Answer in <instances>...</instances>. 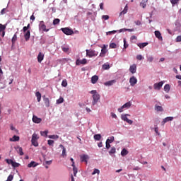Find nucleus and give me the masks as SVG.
I'll list each match as a JSON object with an SVG mask.
<instances>
[{"label": "nucleus", "instance_id": "nucleus-1", "mask_svg": "<svg viewBox=\"0 0 181 181\" xmlns=\"http://www.w3.org/2000/svg\"><path fill=\"white\" fill-rule=\"evenodd\" d=\"M86 56L88 57H95V56H98V52L95 51L94 49H86Z\"/></svg>", "mask_w": 181, "mask_h": 181}, {"label": "nucleus", "instance_id": "nucleus-2", "mask_svg": "<svg viewBox=\"0 0 181 181\" xmlns=\"http://www.w3.org/2000/svg\"><path fill=\"white\" fill-rule=\"evenodd\" d=\"M37 139H39V136L36 133H34L31 139L32 145H33V146H39Z\"/></svg>", "mask_w": 181, "mask_h": 181}, {"label": "nucleus", "instance_id": "nucleus-3", "mask_svg": "<svg viewBox=\"0 0 181 181\" xmlns=\"http://www.w3.org/2000/svg\"><path fill=\"white\" fill-rule=\"evenodd\" d=\"M127 117H130V115L129 114H125V115H122V121H125L126 122H127V124H129V125H132V124L134 123V121L128 119Z\"/></svg>", "mask_w": 181, "mask_h": 181}, {"label": "nucleus", "instance_id": "nucleus-4", "mask_svg": "<svg viewBox=\"0 0 181 181\" xmlns=\"http://www.w3.org/2000/svg\"><path fill=\"white\" fill-rule=\"evenodd\" d=\"M132 105V103L131 102H127L124 105H123L120 108H118V112H122L124 111V109L131 108Z\"/></svg>", "mask_w": 181, "mask_h": 181}, {"label": "nucleus", "instance_id": "nucleus-5", "mask_svg": "<svg viewBox=\"0 0 181 181\" xmlns=\"http://www.w3.org/2000/svg\"><path fill=\"white\" fill-rule=\"evenodd\" d=\"M61 30H62L63 33L67 35V36H70L74 33V31L69 28H61Z\"/></svg>", "mask_w": 181, "mask_h": 181}, {"label": "nucleus", "instance_id": "nucleus-6", "mask_svg": "<svg viewBox=\"0 0 181 181\" xmlns=\"http://www.w3.org/2000/svg\"><path fill=\"white\" fill-rule=\"evenodd\" d=\"M40 30H42V32H49V29L46 28V25H45L44 21H40L39 25Z\"/></svg>", "mask_w": 181, "mask_h": 181}, {"label": "nucleus", "instance_id": "nucleus-7", "mask_svg": "<svg viewBox=\"0 0 181 181\" xmlns=\"http://www.w3.org/2000/svg\"><path fill=\"white\" fill-rule=\"evenodd\" d=\"M93 101L92 102V105H95V104H97V103H98V100H100V94L97 93L93 95Z\"/></svg>", "mask_w": 181, "mask_h": 181}, {"label": "nucleus", "instance_id": "nucleus-8", "mask_svg": "<svg viewBox=\"0 0 181 181\" xmlns=\"http://www.w3.org/2000/svg\"><path fill=\"white\" fill-rule=\"evenodd\" d=\"M42 98L45 107H47V108H49V107H50V100H49L48 98H46V95L42 96Z\"/></svg>", "mask_w": 181, "mask_h": 181}, {"label": "nucleus", "instance_id": "nucleus-9", "mask_svg": "<svg viewBox=\"0 0 181 181\" xmlns=\"http://www.w3.org/2000/svg\"><path fill=\"white\" fill-rule=\"evenodd\" d=\"M5 29H6V26L0 24V36L4 37L5 36Z\"/></svg>", "mask_w": 181, "mask_h": 181}, {"label": "nucleus", "instance_id": "nucleus-10", "mask_svg": "<svg viewBox=\"0 0 181 181\" xmlns=\"http://www.w3.org/2000/svg\"><path fill=\"white\" fill-rule=\"evenodd\" d=\"M162 86H163V81L155 83L153 85V88L154 90H160V88H162Z\"/></svg>", "mask_w": 181, "mask_h": 181}, {"label": "nucleus", "instance_id": "nucleus-11", "mask_svg": "<svg viewBox=\"0 0 181 181\" xmlns=\"http://www.w3.org/2000/svg\"><path fill=\"white\" fill-rule=\"evenodd\" d=\"M129 83H130V85L132 86V87H134V86H135V84H136V83H138V79H136V78H135V76H132L129 79Z\"/></svg>", "mask_w": 181, "mask_h": 181}, {"label": "nucleus", "instance_id": "nucleus-12", "mask_svg": "<svg viewBox=\"0 0 181 181\" xmlns=\"http://www.w3.org/2000/svg\"><path fill=\"white\" fill-rule=\"evenodd\" d=\"M76 66H80V64H87V59L85 58L83 59L82 60L77 59L76 61Z\"/></svg>", "mask_w": 181, "mask_h": 181}, {"label": "nucleus", "instance_id": "nucleus-13", "mask_svg": "<svg viewBox=\"0 0 181 181\" xmlns=\"http://www.w3.org/2000/svg\"><path fill=\"white\" fill-rule=\"evenodd\" d=\"M106 53H107V47H105V45H103L101 49V52L100 54V57H105Z\"/></svg>", "mask_w": 181, "mask_h": 181}, {"label": "nucleus", "instance_id": "nucleus-14", "mask_svg": "<svg viewBox=\"0 0 181 181\" xmlns=\"http://www.w3.org/2000/svg\"><path fill=\"white\" fill-rule=\"evenodd\" d=\"M129 71L132 74H135V73H136V64H134L131 65L129 67Z\"/></svg>", "mask_w": 181, "mask_h": 181}, {"label": "nucleus", "instance_id": "nucleus-15", "mask_svg": "<svg viewBox=\"0 0 181 181\" xmlns=\"http://www.w3.org/2000/svg\"><path fill=\"white\" fill-rule=\"evenodd\" d=\"M116 83H117V81L115 79H114V80H111V81L105 82L104 86L110 87V86H114V84H115Z\"/></svg>", "mask_w": 181, "mask_h": 181}, {"label": "nucleus", "instance_id": "nucleus-16", "mask_svg": "<svg viewBox=\"0 0 181 181\" xmlns=\"http://www.w3.org/2000/svg\"><path fill=\"white\" fill-rule=\"evenodd\" d=\"M24 39L26 42L30 39V30H28L24 33Z\"/></svg>", "mask_w": 181, "mask_h": 181}, {"label": "nucleus", "instance_id": "nucleus-17", "mask_svg": "<svg viewBox=\"0 0 181 181\" xmlns=\"http://www.w3.org/2000/svg\"><path fill=\"white\" fill-rule=\"evenodd\" d=\"M169 121H173V117H167L161 122L162 125H165L166 122H169Z\"/></svg>", "mask_w": 181, "mask_h": 181}, {"label": "nucleus", "instance_id": "nucleus-18", "mask_svg": "<svg viewBox=\"0 0 181 181\" xmlns=\"http://www.w3.org/2000/svg\"><path fill=\"white\" fill-rule=\"evenodd\" d=\"M45 59V54H43L42 52H39L37 55V62L38 63H42V61Z\"/></svg>", "mask_w": 181, "mask_h": 181}, {"label": "nucleus", "instance_id": "nucleus-19", "mask_svg": "<svg viewBox=\"0 0 181 181\" xmlns=\"http://www.w3.org/2000/svg\"><path fill=\"white\" fill-rule=\"evenodd\" d=\"M61 49L62 50V52H64V53H68L69 50H70V47H69V45H62L61 47Z\"/></svg>", "mask_w": 181, "mask_h": 181}, {"label": "nucleus", "instance_id": "nucleus-20", "mask_svg": "<svg viewBox=\"0 0 181 181\" xmlns=\"http://www.w3.org/2000/svg\"><path fill=\"white\" fill-rule=\"evenodd\" d=\"M33 122H35V124H40V122H42V119L37 117V116H33Z\"/></svg>", "mask_w": 181, "mask_h": 181}, {"label": "nucleus", "instance_id": "nucleus-21", "mask_svg": "<svg viewBox=\"0 0 181 181\" xmlns=\"http://www.w3.org/2000/svg\"><path fill=\"white\" fill-rule=\"evenodd\" d=\"M16 149V151L18 152V153H19L20 156H23L24 153H23V149L22 148V147L18 146Z\"/></svg>", "mask_w": 181, "mask_h": 181}, {"label": "nucleus", "instance_id": "nucleus-22", "mask_svg": "<svg viewBox=\"0 0 181 181\" xmlns=\"http://www.w3.org/2000/svg\"><path fill=\"white\" fill-rule=\"evenodd\" d=\"M80 158H81V162L87 163V160L88 159V155L83 154V155L81 156Z\"/></svg>", "mask_w": 181, "mask_h": 181}, {"label": "nucleus", "instance_id": "nucleus-23", "mask_svg": "<svg viewBox=\"0 0 181 181\" xmlns=\"http://www.w3.org/2000/svg\"><path fill=\"white\" fill-rule=\"evenodd\" d=\"M39 163L35 162V161H31L28 165V168H36Z\"/></svg>", "mask_w": 181, "mask_h": 181}, {"label": "nucleus", "instance_id": "nucleus-24", "mask_svg": "<svg viewBox=\"0 0 181 181\" xmlns=\"http://www.w3.org/2000/svg\"><path fill=\"white\" fill-rule=\"evenodd\" d=\"M16 40H18V32H16L14 35L13 36L12 39H11V42L13 45H15V43L16 42Z\"/></svg>", "mask_w": 181, "mask_h": 181}, {"label": "nucleus", "instance_id": "nucleus-25", "mask_svg": "<svg viewBox=\"0 0 181 181\" xmlns=\"http://www.w3.org/2000/svg\"><path fill=\"white\" fill-rule=\"evenodd\" d=\"M97 81H98V76L95 75V76H92V78H91L92 84H95V83H97Z\"/></svg>", "mask_w": 181, "mask_h": 181}, {"label": "nucleus", "instance_id": "nucleus-26", "mask_svg": "<svg viewBox=\"0 0 181 181\" xmlns=\"http://www.w3.org/2000/svg\"><path fill=\"white\" fill-rule=\"evenodd\" d=\"M59 148H62V156H63V158H64V156H66V148L64 147V146H63V144H60Z\"/></svg>", "mask_w": 181, "mask_h": 181}, {"label": "nucleus", "instance_id": "nucleus-27", "mask_svg": "<svg viewBox=\"0 0 181 181\" xmlns=\"http://www.w3.org/2000/svg\"><path fill=\"white\" fill-rule=\"evenodd\" d=\"M11 142H18L19 141V136H13L12 138H10Z\"/></svg>", "mask_w": 181, "mask_h": 181}, {"label": "nucleus", "instance_id": "nucleus-28", "mask_svg": "<svg viewBox=\"0 0 181 181\" xmlns=\"http://www.w3.org/2000/svg\"><path fill=\"white\" fill-rule=\"evenodd\" d=\"M35 95L37 97L38 103H40V100H42V94L40 93V92H36Z\"/></svg>", "mask_w": 181, "mask_h": 181}, {"label": "nucleus", "instance_id": "nucleus-29", "mask_svg": "<svg viewBox=\"0 0 181 181\" xmlns=\"http://www.w3.org/2000/svg\"><path fill=\"white\" fill-rule=\"evenodd\" d=\"M127 12H128V5H126L124 10L120 12L119 16H121V15H125V13H127Z\"/></svg>", "mask_w": 181, "mask_h": 181}, {"label": "nucleus", "instance_id": "nucleus-30", "mask_svg": "<svg viewBox=\"0 0 181 181\" xmlns=\"http://www.w3.org/2000/svg\"><path fill=\"white\" fill-rule=\"evenodd\" d=\"M137 46L141 49H144V47H146V46H148V42L139 43L137 44Z\"/></svg>", "mask_w": 181, "mask_h": 181}, {"label": "nucleus", "instance_id": "nucleus-31", "mask_svg": "<svg viewBox=\"0 0 181 181\" xmlns=\"http://www.w3.org/2000/svg\"><path fill=\"white\" fill-rule=\"evenodd\" d=\"M164 91H165V93H169V91H170V85L165 84L164 86Z\"/></svg>", "mask_w": 181, "mask_h": 181}, {"label": "nucleus", "instance_id": "nucleus-32", "mask_svg": "<svg viewBox=\"0 0 181 181\" xmlns=\"http://www.w3.org/2000/svg\"><path fill=\"white\" fill-rule=\"evenodd\" d=\"M155 36L158 39H162V35L160 34V32H159V31H155Z\"/></svg>", "mask_w": 181, "mask_h": 181}, {"label": "nucleus", "instance_id": "nucleus-33", "mask_svg": "<svg viewBox=\"0 0 181 181\" xmlns=\"http://www.w3.org/2000/svg\"><path fill=\"white\" fill-rule=\"evenodd\" d=\"M124 30L125 31V32H134V28H132V29H127V28H122V29H120L119 30V33H121V32H124Z\"/></svg>", "mask_w": 181, "mask_h": 181}, {"label": "nucleus", "instance_id": "nucleus-34", "mask_svg": "<svg viewBox=\"0 0 181 181\" xmlns=\"http://www.w3.org/2000/svg\"><path fill=\"white\" fill-rule=\"evenodd\" d=\"M155 110H156V111L162 112V111H163V107H162V106H159L158 105H156Z\"/></svg>", "mask_w": 181, "mask_h": 181}, {"label": "nucleus", "instance_id": "nucleus-35", "mask_svg": "<svg viewBox=\"0 0 181 181\" xmlns=\"http://www.w3.org/2000/svg\"><path fill=\"white\" fill-rule=\"evenodd\" d=\"M127 153H128V151H127V148H123L121 151L122 156H127Z\"/></svg>", "mask_w": 181, "mask_h": 181}, {"label": "nucleus", "instance_id": "nucleus-36", "mask_svg": "<svg viewBox=\"0 0 181 181\" xmlns=\"http://www.w3.org/2000/svg\"><path fill=\"white\" fill-rule=\"evenodd\" d=\"M93 138L95 141H100L101 139V134H95Z\"/></svg>", "mask_w": 181, "mask_h": 181}, {"label": "nucleus", "instance_id": "nucleus-37", "mask_svg": "<svg viewBox=\"0 0 181 181\" xmlns=\"http://www.w3.org/2000/svg\"><path fill=\"white\" fill-rule=\"evenodd\" d=\"M114 141H115L114 136H112L111 137H110V139H107L106 142H107L108 144H112Z\"/></svg>", "mask_w": 181, "mask_h": 181}, {"label": "nucleus", "instance_id": "nucleus-38", "mask_svg": "<svg viewBox=\"0 0 181 181\" xmlns=\"http://www.w3.org/2000/svg\"><path fill=\"white\" fill-rule=\"evenodd\" d=\"M11 165L13 166V168H19L21 166V164L15 161H13Z\"/></svg>", "mask_w": 181, "mask_h": 181}, {"label": "nucleus", "instance_id": "nucleus-39", "mask_svg": "<svg viewBox=\"0 0 181 181\" xmlns=\"http://www.w3.org/2000/svg\"><path fill=\"white\" fill-rule=\"evenodd\" d=\"M148 2V1H145L143 0L141 3H140V6H142L143 8H146V3Z\"/></svg>", "mask_w": 181, "mask_h": 181}, {"label": "nucleus", "instance_id": "nucleus-40", "mask_svg": "<svg viewBox=\"0 0 181 181\" xmlns=\"http://www.w3.org/2000/svg\"><path fill=\"white\" fill-rule=\"evenodd\" d=\"M62 103H64V99L62 97L57 100V104H62Z\"/></svg>", "mask_w": 181, "mask_h": 181}, {"label": "nucleus", "instance_id": "nucleus-41", "mask_svg": "<svg viewBox=\"0 0 181 181\" xmlns=\"http://www.w3.org/2000/svg\"><path fill=\"white\" fill-rule=\"evenodd\" d=\"M100 175V170L95 168L93 170V172L92 173V175Z\"/></svg>", "mask_w": 181, "mask_h": 181}, {"label": "nucleus", "instance_id": "nucleus-42", "mask_svg": "<svg viewBox=\"0 0 181 181\" xmlns=\"http://www.w3.org/2000/svg\"><path fill=\"white\" fill-rule=\"evenodd\" d=\"M102 67L103 70H108L110 69V64H104Z\"/></svg>", "mask_w": 181, "mask_h": 181}, {"label": "nucleus", "instance_id": "nucleus-43", "mask_svg": "<svg viewBox=\"0 0 181 181\" xmlns=\"http://www.w3.org/2000/svg\"><path fill=\"white\" fill-rule=\"evenodd\" d=\"M117 149L115 148V147H112V148L109 151L110 155H112L113 153H115Z\"/></svg>", "mask_w": 181, "mask_h": 181}, {"label": "nucleus", "instance_id": "nucleus-44", "mask_svg": "<svg viewBox=\"0 0 181 181\" xmlns=\"http://www.w3.org/2000/svg\"><path fill=\"white\" fill-rule=\"evenodd\" d=\"M50 139H59L58 135H49L48 136Z\"/></svg>", "mask_w": 181, "mask_h": 181}, {"label": "nucleus", "instance_id": "nucleus-45", "mask_svg": "<svg viewBox=\"0 0 181 181\" xmlns=\"http://www.w3.org/2000/svg\"><path fill=\"white\" fill-rule=\"evenodd\" d=\"M59 23H60V19L59 18H55L53 21V25H59Z\"/></svg>", "mask_w": 181, "mask_h": 181}, {"label": "nucleus", "instance_id": "nucleus-46", "mask_svg": "<svg viewBox=\"0 0 181 181\" xmlns=\"http://www.w3.org/2000/svg\"><path fill=\"white\" fill-rule=\"evenodd\" d=\"M110 49H117V44L112 42L110 45Z\"/></svg>", "mask_w": 181, "mask_h": 181}, {"label": "nucleus", "instance_id": "nucleus-47", "mask_svg": "<svg viewBox=\"0 0 181 181\" xmlns=\"http://www.w3.org/2000/svg\"><path fill=\"white\" fill-rule=\"evenodd\" d=\"M5 162H6V163H8V165H12V163H13L12 159H8V158L5 159Z\"/></svg>", "mask_w": 181, "mask_h": 181}, {"label": "nucleus", "instance_id": "nucleus-48", "mask_svg": "<svg viewBox=\"0 0 181 181\" xmlns=\"http://www.w3.org/2000/svg\"><path fill=\"white\" fill-rule=\"evenodd\" d=\"M62 87H67V80L64 79L62 82Z\"/></svg>", "mask_w": 181, "mask_h": 181}, {"label": "nucleus", "instance_id": "nucleus-49", "mask_svg": "<svg viewBox=\"0 0 181 181\" xmlns=\"http://www.w3.org/2000/svg\"><path fill=\"white\" fill-rule=\"evenodd\" d=\"M48 133V131L40 132V134L42 135V136H47Z\"/></svg>", "mask_w": 181, "mask_h": 181}, {"label": "nucleus", "instance_id": "nucleus-50", "mask_svg": "<svg viewBox=\"0 0 181 181\" xmlns=\"http://www.w3.org/2000/svg\"><path fill=\"white\" fill-rule=\"evenodd\" d=\"M147 62H148L149 63H152L153 62V57L152 56L148 57Z\"/></svg>", "mask_w": 181, "mask_h": 181}, {"label": "nucleus", "instance_id": "nucleus-51", "mask_svg": "<svg viewBox=\"0 0 181 181\" xmlns=\"http://www.w3.org/2000/svg\"><path fill=\"white\" fill-rule=\"evenodd\" d=\"M102 19H103L104 21H108V19H110V16L103 15V16H102Z\"/></svg>", "mask_w": 181, "mask_h": 181}, {"label": "nucleus", "instance_id": "nucleus-52", "mask_svg": "<svg viewBox=\"0 0 181 181\" xmlns=\"http://www.w3.org/2000/svg\"><path fill=\"white\" fill-rule=\"evenodd\" d=\"M74 175L77 176L78 169L76 167H73Z\"/></svg>", "mask_w": 181, "mask_h": 181}, {"label": "nucleus", "instance_id": "nucleus-53", "mask_svg": "<svg viewBox=\"0 0 181 181\" xmlns=\"http://www.w3.org/2000/svg\"><path fill=\"white\" fill-rule=\"evenodd\" d=\"M129 46L128 43H127V40L124 39V49H127Z\"/></svg>", "mask_w": 181, "mask_h": 181}, {"label": "nucleus", "instance_id": "nucleus-54", "mask_svg": "<svg viewBox=\"0 0 181 181\" xmlns=\"http://www.w3.org/2000/svg\"><path fill=\"white\" fill-rule=\"evenodd\" d=\"M172 5H176L179 2V0H170Z\"/></svg>", "mask_w": 181, "mask_h": 181}, {"label": "nucleus", "instance_id": "nucleus-55", "mask_svg": "<svg viewBox=\"0 0 181 181\" xmlns=\"http://www.w3.org/2000/svg\"><path fill=\"white\" fill-rule=\"evenodd\" d=\"M7 180H8V181H12V180H13V175H10L8 177Z\"/></svg>", "mask_w": 181, "mask_h": 181}, {"label": "nucleus", "instance_id": "nucleus-56", "mask_svg": "<svg viewBox=\"0 0 181 181\" xmlns=\"http://www.w3.org/2000/svg\"><path fill=\"white\" fill-rule=\"evenodd\" d=\"M136 59H137V60H142V59H144V57H142V55H141V54H139L136 56Z\"/></svg>", "mask_w": 181, "mask_h": 181}, {"label": "nucleus", "instance_id": "nucleus-57", "mask_svg": "<svg viewBox=\"0 0 181 181\" xmlns=\"http://www.w3.org/2000/svg\"><path fill=\"white\" fill-rule=\"evenodd\" d=\"M48 145L52 146L53 144H54V141L53 140H48L47 141Z\"/></svg>", "mask_w": 181, "mask_h": 181}, {"label": "nucleus", "instance_id": "nucleus-58", "mask_svg": "<svg viewBox=\"0 0 181 181\" xmlns=\"http://www.w3.org/2000/svg\"><path fill=\"white\" fill-rule=\"evenodd\" d=\"M28 30H28V28L26 26H24V27L23 28V33H26V32H28Z\"/></svg>", "mask_w": 181, "mask_h": 181}, {"label": "nucleus", "instance_id": "nucleus-59", "mask_svg": "<svg viewBox=\"0 0 181 181\" xmlns=\"http://www.w3.org/2000/svg\"><path fill=\"white\" fill-rule=\"evenodd\" d=\"M135 23L137 26H140V25H142V23L139 20L135 21Z\"/></svg>", "mask_w": 181, "mask_h": 181}, {"label": "nucleus", "instance_id": "nucleus-60", "mask_svg": "<svg viewBox=\"0 0 181 181\" xmlns=\"http://www.w3.org/2000/svg\"><path fill=\"white\" fill-rule=\"evenodd\" d=\"M114 33H117V30L109 31L107 33V35H112Z\"/></svg>", "mask_w": 181, "mask_h": 181}, {"label": "nucleus", "instance_id": "nucleus-61", "mask_svg": "<svg viewBox=\"0 0 181 181\" xmlns=\"http://www.w3.org/2000/svg\"><path fill=\"white\" fill-rule=\"evenodd\" d=\"M110 143H108L106 141V148L107 149H110V148H111V144H110Z\"/></svg>", "mask_w": 181, "mask_h": 181}, {"label": "nucleus", "instance_id": "nucleus-62", "mask_svg": "<svg viewBox=\"0 0 181 181\" xmlns=\"http://www.w3.org/2000/svg\"><path fill=\"white\" fill-rule=\"evenodd\" d=\"M176 42H181V35H179L176 37Z\"/></svg>", "mask_w": 181, "mask_h": 181}, {"label": "nucleus", "instance_id": "nucleus-63", "mask_svg": "<svg viewBox=\"0 0 181 181\" xmlns=\"http://www.w3.org/2000/svg\"><path fill=\"white\" fill-rule=\"evenodd\" d=\"M90 94H93V95H94L95 94H98V93H97V90H93L90 91Z\"/></svg>", "mask_w": 181, "mask_h": 181}, {"label": "nucleus", "instance_id": "nucleus-64", "mask_svg": "<svg viewBox=\"0 0 181 181\" xmlns=\"http://www.w3.org/2000/svg\"><path fill=\"white\" fill-rule=\"evenodd\" d=\"M5 11H6V8H3L0 12L1 15H5Z\"/></svg>", "mask_w": 181, "mask_h": 181}]
</instances>
